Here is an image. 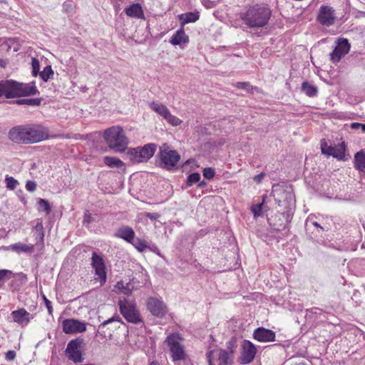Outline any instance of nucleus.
Masks as SVG:
<instances>
[{"mask_svg": "<svg viewBox=\"0 0 365 365\" xmlns=\"http://www.w3.org/2000/svg\"><path fill=\"white\" fill-rule=\"evenodd\" d=\"M208 365H232L233 351L215 349L206 353Z\"/></svg>", "mask_w": 365, "mask_h": 365, "instance_id": "obj_6", "label": "nucleus"}, {"mask_svg": "<svg viewBox=\"0 0 365 365\" xmlns=\"http://www.w3.org/2000/svg\"><path fill=\"white\" fill-rule=\"evenodd\" d=\"M149 107L171 125L178 126L182 123V120L177 116L172 115L169 109L164 104L153 101L149 103Z\"/></svg>", "mask_w": 365, "mask_h": 365, "instance_id": "obj_9", "label": "nucleus"}, {"mask_svg": "<svg viewBox=\"0 0 365 365\" xmlns=\"http://www.w3.org/2000/svg\"><path fill=\"white\" fill-rule=\"evenodd\" d=\"M90 219H91V215L88 212H86L85 214V216H84L83 222L84 223H89L90 222Z\"/></svg>", "mask_w": 365, "mask_h": 365, "instance_id": "obj_49", "label": "nucleus"}, {"mask_svg": "<svg viewBox=\"0 0 365 365\" xmlns=\"http://www.w3.org/2000/svg\"><path fill=\"white\" fill-rule=\"evenodd\" d=\"M180 160L179 154L168 148L160 150V160L164 168L171 169L176 166Z\"/></svg>", "mask_w": 365, "mask_h": 365, "instance_id": "obj_12", "label": "nucleus"}, {"mask_svg": "<svg viewBox=\"0 0 365 365\" xmlns=\"http://www.w3.org/2000/svg\"><path fill=\"white\" fill-rule=\"evenodd\" d=\"M203 176L207 179H212L215 176V170L211 168H206L203 170Z\"/></svg>", "mask_w": 365, "mask_h": 365, "instance_id": "obj_39", "label": "nucleus"}, {"mask_svg": "<svg viewBox=\"0 0 365 365\" xmlns=\"http://www.w3.org/2000/svg\"><path fill=\"white\" fill-rule=\"evenodd\" d=\"M38 211L44 212L46 215H48L51 212V206L47 200L41 198L38 199Z\"/></svg>", "mask_w": 365, "mask_h": 365, "instance_id": "obj_32", "label": "nucleus"}, {"mask_svg": "<svg viewBox=\"0 0 365 365\" xmlns=\"http://www.w3.org/2000/svg\"><path fill=\"white\" fill-rule=\"evenodd\" d=\"M66 354L67 357L73 361L75 363L82 361V356L78 344L74 341H70L66 349Z\"/></svg>", "mask_w": 365, "mask_h": 365, "instance_id": "obj_20", "label": "nucleus"}, {"mask_svg": "<svg viewBox=\"0 0 365 365\" xmlns=\"http://www.w3.org/2000/svg\"><path fill=\"white\" fill-rule=\"evenodd\" d=\"M147 307L150 313L157 317L162 318L168 312V308L161 299L157 297H150L147 301Z\"/></svg>", "mask_w": 365, "mask_h": 365, "instance_id": "obj_11", "label": "nucleus"}, {"mask_svg": "<svg viewBox=\"0 0 365 365\" xmlns=\"http://www.w3.org/2000/svg\"><path fill=\"white\" fill-rule=\"evenodd\" d=\"M26 189L29 192H34L36 189V183L34 181L29 180L26 184Z\"/></svg>", "mask_w": 365, "mask_h": 365, "instance_id": "obj_41", "label": "nucleus"}, {"mask_svg": "<svg viewBox=\"0 0 365 365\" xmlns=\"http://www.w3.org/2000/svg\"><path fill=\"white\" fill-rule=\"evenodd\" d=\"M188 41V36L185 34V31L181 28L173 34L170 42L174 46H181L183 43H187Z\"/></svg>", "mask_w": 365, "mask_h": 365, "instance_id": "obj_24", "label": "nucleus"}, {"mask_svg": "<svg viewBox=\"0 0 365 365\" xmlns=\"http://www.w3.org/2000/svg\"><path fill=\"white\" fill-rule=\"evenodd\" d=\"M264 176V174L261 173L259 175H255L254 180L257 182H260L263 179Z\"/></svg>", "mask_w": 365, "mask_h": 365, "instance_id": "obj_48", "label": "nucleus"}, {"mask_svg": "<svg viewBox=\"0 0 365 365\" xmlns=\"http://www.w3.org/2000/svg\"><path fill=\"white\" fill-rule=\"evenodd\" d=\"M91 260V265L95 271V280L99 282L101 285H103L106 283L107 278L104 260L96 252H93Z\"/></svg>", "mask_w": 365, "mask_h": 365, "instance_id": "obj_10", "label": "nucleus"}, {"mask_svg": "<svg viewBox=\"0 0 365 365\" xmlns=\"http://www.w3.org/2000/svg\"><path fill=\"white\" fill-rule=\"evenodd\" d=\"M32 74L34 76L39 75L40 63L38 59L33 58L31 61Z\"/></svg>", "mask_w": 365, "mask_h": 365, "instance_id": "obj_37", "label": "nucleus"}, {"mask_svg": "<svg viewBox=\"0 0 365 365\" xmlns=\"http://www.w3.org/2000/svg\"><path fill=\"white\" fill-rule=\"evenodd\" d=\"M11 315L14 322L21 327L27 326L29 322L33 319V315L24 308L13 311Z\"/></svg>", "mask_w": 365, "mask_h": 365, "instance_id": "obj_18", "label": "nucleus"}, {"mask_svg": "<svg viewBox=\"0 0 365 365\" xmlns=\"http://www.w3.org/2000/svg\"><path fill=\"white\" fill-rule=\"evenodd\" d=\"M276 200H277V201H278L279 202H281V200H278V199H277V198H276Z\"/></svg>", "mask_w": 365, "mask_h": 365, "instance_id": "obj_59", "label": "nucleus"}, {"mask_svg": "<svg viewBox=\"0 0 365 365\" xmlns=\"http://www.w3.org/2000/svg\"><path fill=\"white\" fill-rule=\"evenodd\" d=\"M277 190H274V196H276Z\"/></svg>", "mask_w": 365, "mask_h": 365, "instance_id": "obj_57", "label": "nucleus"}, {"mask_svg": "<svg viewBox=\"0 0 365 365\" xmlns=\"http://www.w3.org/2000/svg\"><path fill=\"white\" fill-rule=\"evenodd\" d=\"M253 337L260 342H271L275 340V333L270 329L259 327L255 330Z\"/></svg>", "mask_w": 365, "mask_h": 365, "instance_id": "obj_19", "label": "nucleus"}, {"mask_svg": "<svg viewBox=\"0 0 365 365\" xmlns=\"http://www.w3.org/2000/svg\"><path fill=\"white\" fill-rule=\"evenodd\" d=\"M171 359L173 361H185L187 358L185 346L183 344V338L178 333L169 334L165 340Z\"/></svg>", "mask_w": 365, "mask_h": 365, "instance_id": "obj_4", "label": "nucleus"}, {"mask_svg": "<svg viewBox=\"0 0 365 365\" xmlns=\"http://www.w3.org/2000/svg\"><path fill=\"white\" fill-rule=\"evenodd\" d=\"M237 88L248 90L250 88V84L245 82H239L237 84Z\"/></svg>", "mask_w": 365, "mask_h": 365, "instance_id": "obj_45", "label": "nucleus"}, {"mask_svg": "<svg viewBox=\"0 0 365 365\" xmlns=\"http://www.w3.org/2000/svg\"><path fill=\"white\" fill-rule=\"evenodd\" d=\"M36 229L38 230H42L43 229V225L41 223V222H38L36 226Z\"/></svg>", "mask_w": 365, "mask_h": 365, "instance_id": "obj_52", "label": "nucleus"}, {"mask_svg": "<svg viewBox=\"0 0 365 365\" xmlns=\"http://www.w3.org/2000/svg\"><path fill=\"white\" fill-rule=\"evenodd\" d=\"M364 124L359 123H353L351 124L350 127L352 129H359L361 128L362 130V126Z\"/></svg>", "mask_w": 365, "mask_h": 365, "instance_id": "obj_46", "label": "nucleus"}, {"mask_svg": "<svg viewBox=\"0 0 365 365\" xmlns=\"http://www.w3.org/2000/svg\"><path fill=\"white\" fill-rule=\"evenodd\" d=\"M302 89L309 97L316 96L317 93V87L308 82H304L302 83Z\"/></svg>", "mask_w": 365, "mask_h": 365, "instance_id": "obj_30", "label": "nucleus"}, {"mask_svg": "<svg viewBox=\"0 0 365 365\" xmlns=\"http://www.w3.org/2000/svg\"><path fill=\"white\" fill-rule=\"evenodd\" d=\"M241 348V363L246 364L252 362L257 353V349L255 344L248 340H244L242 342Z\"/></svg>", "mask_w": 365, "mask_h": 365, "instance_id": "obj_15", "label": "nucleus"}, {"mask_svg": "<svg viewBox=\"0 0 365 365\" xmlns=\"http://www.w3.org/2000/svg\"><path fill=\"white\" fill-rule=\"evenodd\" d=\"M313 225L317 227H320L321 229H322V227L317 222H314Z\"/></svg>", "mask_w": 365, "mask_h": 365, "instance_id": "obj_54", "label": "nucleus"}, {"mask_svg": "<svg viewBox=\"0 0 365 365\" xmlns=\"http://www.w3.org/2000/svg\"><path fill=\"white\" fill-rule=\"evenodd\" d=\"M204 5L207 8H212L215 6V2L210 1L209 0H204Z\"/></svg>", "mask_w": 365, "mask_h": 365, "instance_id": "obj_47", "label": "nucleus"}, {"mask_svg": "<svg viewBox=\"0 0 365 365\" xmlns=\"http://www.w3.org/2000/svg\"><path fill=\"white\" fill-rule=\"evenodd\" d=\"M114 322H116L118 323H123L120 317L118 316H116V317H113L108 319V320H106L105 322H103L102 323V326L105 327L106 325H107L110 323Z\"/></svg>", "mask_w": 365, "mask_h": 365, "instance_id": "obj_40", "label": "nucleus"}, {"mask_svg": "<svg viewBox=\"0 0 365 365\" xmlns=\"http://www.w3.org/2000/svg\"><path fill=\"white\" fill-rule=\"evenodd\" d=\"M11 95L12 98L26 96H34L38 93L35 83H18L15 81L10 80Z\"/></svg>", "mask_w": 365, "mask_h": 365, "instance_id": "obj_8", "label": "nucleus"}, {"mask_svg": "<svg viewBox=\"0 0 365 365\" xmlns=\"http://www.w3.org/2000/svg\"><path fill=\"white\" fill-rule=\"evenodd\" d=\"M206 185H207L206 182H205V181H199L197 187H200V188H202V187H205Z\"/></svg>", "mask_w": 365, "mask_h": 365, "instance_id": "obj_50", "label": "nucleus"}, {"mask_svg": "<svg viewBox=\"0 0 365 365\" xmlns=\"http://www.w3.org/2000/svg\"><path fill=\"white\" fill-rule=\"evenodd\" d=\"M154 144H147L142 148H129L127 155L133 163H143L151 158L155 152Z\"/></svg>", "mask_w": 365, "mask_h": 365, "instance_id": "obj_7", "label": "nucleus"}, {"mask_svg": "<svg viewBox=\"0 0 365 365\" xmlns=\"http://www.w3.org/2000/svg\"><path fill=\"white\" fill-rule=\"evenodd\" d=\"M355 168L362 173H365V153L357 152L354 155Z\"/></svg>", "mask_w": 365, "mask_h": 365, "instance_id": "obj_27", "label": "nucleus"}, {"mask_svg": "<svg viewBox=\"0 0 365 365\" xmlns=\"http://www.w3.org/2000/svg\"><path fill=\"white\" fill-rule=\"evenodd\" d=\"M362 131L365 133V124H364L362 126Z\"/></svg>", "mask_w": 365, "mask_h": 365, "instance_id": "obj_55", "label": "nucleus"}, {"mask_svg": "<svg viewBox=\"0 0 365 365\" xmlns=\"http://www.w3.org/2000/svg\"><path fill=\"white\" fill-rule=\"evenodd\" d=\"M200 180V175L198 173H193L187 177V184L191 186L192 184L198 182Z\"/></svg>", "mask_w": 365, "mask_h": 365, "instance_id": "obj_36", "label": "nucleus"}, {"mask_svg": "<svg viewBox=\"0 0 365 365\" xmlns=\"http://www.w3.org/2000/svg\"><path fill=\"white\" fill-rule=\"evenodd\" d=\"M125 12L127 16L132 18H144L143 11L142 9L141 6L139 4H133L130 5L129 7L125 8Z\"/></svg>", "mask_w": 365, "mask_h": 365, "instance_id": "obj_25", "label": "nucleus"}, {"mask_svg": "<svg viewBox=\"0 0 365 365\" xmlns=\"http://www.w3.org/2000/svg\"><path fill=\"white\" fill-rule=\"evenodd\" d=\"M6 250L14 251L18 254L21 252L31 253L34 252V246L33 245H27L22 242H17L9 245V247H7Z\"/></svg>", "mask_w": 365, "mask_h": 365, "instance_id": "obj_23", "label": "nucleus"}, {"mask_svg": "<svg viewBox=\"0 0 365 365\" xmlns=\"http://www.w3.org/2000/svg\"><path fill=\"white\" fill-rule=\"evenodd\" d=\"M48 132L39 125L19 126L9 131V138L16 143H34L47 139Z\"/></svg>", "mask_w": 365, "mask_h": 365, "instance_id": "obj_1", "label": "nucleus"}, {"mask_svg": "<svg viewBox=\"0 0 365 365\" xmlns=\"http://www.w3.org/2000/svg\"><path fill=\"white\" fill-rule=\"evenodd\" d=\"M118 305L121 314L127 322L133 324H139L143 322L134 301L128 300L124 297L120 298Z\"/></svg>", "mask_w": 365, "mask_h": 365, "instance_id": "obj_5", "label": "nucleus"}, {"mask_svg": "<svg viewBox=\"0 0 365 365\" xmlns=\"http://www.w3.org/2000/svg\"><path fill=\"white\" fill-rule=\"evenodd\" d=\"M322 153L327 155L333 156L335 158L342 160L345 155V144L344 142L335 145L334 146L328 145V144L323 141L321 143Z\"/></svg>", "mask_w": 365, "mask_h": 365, "instance_id": "obj_13", "label": "nucleus"}, {"mask_svg": "<svg viewBox=\"0 0 365 365\" xmlns=\"http://www.w3.org/2000/svg\"><path fill=\"white\" fill-rule=\"evenodd\" d=\"M135 279H133L128 282L120 280L116 283L114 287V291L118 294H123L125 295L131 294L133 289H136Z\"/></svg>", "mask_w": 365, "mask_h": 365, "instance_id": "obj_21", "label": "nucleus"}, {"mask_svg": "<svg viewBox=\"0 0 365 365\" xmlns=\"http://www.w3.org/2000/svg\"><path fill=\"white\" fill-rule=\"evenodd\" d=\"M145 216L151 220H155L160 217V215L157 212H146Z\"/></svg>", "mask_w": 365, "mask_h": 365, "instance_id": "obj_43", "label": "nucleus"}, {"mask_svg": "<svg viewBox=\"0 0 365 365\" xmlns=\"http://www.w3.org/2000/svg\"><path fill=\"white\" fill-rule=\"evenodd\" d=\"M41 240H43V232L41 233Z\"/></svg>", "mask_w": 365, "mask_h": 365, "instance_id": "obj_58", "label": "nucleus"}, {"mask_svg": "<svg viewBox=\"0 0 365 365\" xmlns=\"http://www.w3.org/2000/svg\"><path fill=\"white\" fill-rule=\"evenodd\" d=\"M200 15L198 12H188L182 14L178 16L180 21H181L182 26L189 23L195 22L199 19Z\"/></svg>", "mask_w": 365, "mask_h": 365, "instance_id": "obj_26", "label": "nucleus"}, {"mask_svg": "<svg viewBox=\"0 0 365 365\" xmlns=\"http://www.w3.org/2000/svg\"><path fill=\"white\" fill-rule=\"evenodd\" d=\"M271 16V11L265 6L255 5L248 9L240 16L244 23L250 28H260L264 26Z\"/></svg>", "mask_w": 365, "mask_h": 365, "instance_id": "obj_2", "label": "nucleus"}, {"mask_svg": "<svg viewBox=\"0 0 365 365\" xmlns=\"http://www.w3.org/2000/svg\"><path fill=\"white\" fill-rule=\"evenodd\" d=\"M62 328L63 332L68 334L83 333L86 330V324L77 319H68L63 321Z\"/></svg>", "mask_w": 365, "mask_h": 365, "instance_id": "obj_14", "label": "nucleus"}, {"mask_svg": "<svg viewBox=\"0 0 365 365\" xmlns=\"http://www.w3.org/2000/svg\"><path fill=\"white\" fill-rule=\"evenodd\" d=\"M16 358V352L13 350L8 351L6 353V359L9 361L14 360Z\"/></svg>", "mask_w": 365, "mask_h": 365, "instance_id": "obj_42", "label": "nucleus"}, {"mask_svg": "<svg viewBox=\"0 0 365 365\" xmlns=\"http://www.w3.org/2000/svg\"><path fill=\"white\" fill-rule=\"evenodd\" d=\"M6 187L11 190H14L16 188L18 181L15 180L13 177H7L6 178Z\"/></svg>", "mask_w": 365, "mask_h": 365, "instance_id": "obj_38", "label": "nucleus"}, {"mask_svg": "<svg viewBox=\"0 0 365 365\" xmlns=\"http://www.w3.org/2000/svg\"><path fill=\"white\" fill-rule=\"evenodd\" d=\"M10 80L0 81V98H11Z\"/></svg>", "mask_w": 365, "mask_h": 365, "instance_id": "obj_29", "label": "nucleus"}, {"mask_svg": "<svg viewBox=\"0 0 365 365\" xmlns=\"http://www.w3.org/2000/svg\"><path fill=\"white\" fill-rule=\"evenodd\" d=\"M43 299L48 313L51 314L53 312L51 302L45 296H43Z\"/></svg>", "mask_w": 365, "mask_h": 365, "instance_id": "obj_44", "label": "nucleus"}, {"mask_svg": "<svg viewBox=\"0 0 365 365\" xmlns=\"http://www.w3.org/2000/svg\"><path fill=\"white\" fill-rule=\"evenodd\" d=\"M18 104H27L31 106H39L41 103V100L38 98H31V99H21L18 100Z\"/></svg>", "mask_w": 365, "mask_h": 365, "instance_id": "obj_35", "label": "nucleus"}, {"mask_svg": "<svg viewBox=\"0 0 365 365\" xmlns=\"http://www.w3.org/2000/svg\"><path fill=\"white\" fill-rule=\"evenodd\" d=\"M286 199H289L290 201L293 199V194L292 192H288L286 194Z\"/></svg>", "mask_w": 365, "mask_h": 365, "instance_id": "obj_51", "label": "nucleus"}, {"mask_svg": "<svg viewBox=\"0 0 365 365\" xmlns=\"http://www.w3.org/2000/svg\"><path fill=\"white\" fill-rule=\"evenodd\" d=\"M336 19L334 10L329 6H322L319 10L317 19L319 22L327 26L334 24Z\"/></svg>", "mask_w": 365, "mask_h": 365, "instance_id": "obj_16", "label": "nucleus"}, {"mask_svg": "<svg viewBox=\"0 0 365 365\" xmlns=\"http://www.w3.org/2000/svg\"><path fill=\"white\" fill-rule=\"evenodd\" d=\"M130 243L135 247V249L141 252L148 247L147 242L144 240L139 238L135 240H133Z\"/></svg>", "mask_w": 365, "mask_h": 365, "instance_id": "obj_33", "label": "nucleus"}, {"mask_svg": "<svg viewBox=\"0 0 365 365\" xmlns=\"http://www.w3.org/2000/svg\"><path fill=\"white\" fill-rule=\"evenodd\" d=\"M39 76L43 81H48L53 76V71L51 66H46L43 70L39 73Z\"/></svg>", "mask_w": 365, "mask_h": 365, "instance_id": "obj_31", "label": "nucleus"}, {"mask_svg": "<svg viewBox=\"0 0 365 365\" xmlns=\"http://www.w3.org/2000/svg\"><path fill=\"white\" fill-rule=\"evenodd\" d=\"M115 236L130 243L134 240L135 232L130 227L123 226L118 229L115 232Z\"/></svg>", "mask_w": 365, "mask_h": 365, "instance_id": "obj_22", "label": "nucleus"}, {"mask_svg": "<svg viewBox=\"0 0 365 365\" xmlns=\"http://www.w3.org/2000/svg\"><path fill=\"white\" fill-rule=\"evenodd\" d=\"M150 365H159L158 364L155 363V362H151L150 364Z\"/></svg>", "mask_w": 365, "mask_h": 365, "instance_id": "obj_56", "label": "nucleus"}, {"mask_svg": "<svg viewBox=\"0 0 365 365\" xmlns=\"http://www.w3.org/2000/svg\"><path fill=\"white\" fill-rule=\"evenodd\" d=\"M104 138L109 148L115 152H124L128 144L123 128L120 126H113L104 131Z\"/></svg>", "mask_w": 365, "mask_h": 365, "instance_id": "obj_3", "label": "nucleus"}, {"mask_svg": "<svg viewBox=\"0 0 365 365\" xmlns=\"http://www.w3.org/2000/svg\"><path fill=\"white\" fill-rule=\"evenodd\" d=\"M350 50V45L345 38H340L337 42L333 52L330 54L331 61L334 63L339 62Z\"/></svg>", "mask_w": 365, "mask_h": 365, "instance_id": "obj_17", "label": "nucleus"}, {"mask_svg": "<svg viewBox=\"0 0 365 365\" xmlns=\"http://www.w3.org/2000/svg\"><path fill=\"white\" fill-rule=\"evenodd\" d=\"M6 66V61L2 59V58H0V67H5Z\"/></svg>", "mask_w": 365, "mask_h": 365, "instance_id": "obj_53", "label": "nucleus"}, {"mask_svg": "<svg viewBox=\"0 0 365 365\" xmlns=\"http://www.w3.org/2000/svg\"><path fill=\"white\" fill-rule=\"evenodd\" d=\"M104 163L110 168H117L119 169H124L125 168L123 162L115 157L106 156L104 158Z\"/></svg>", "mask_w": 365, "mask_h": 365, "instance_id": "obj_28", "label": "nucleus"}, {"mask_svg": "<svg viewBox=\"0 0 365 365\" xmlns=\"http://www.w3.org/2000/svg\"><path fill=\"white\" fill-rule=\"evenodd\" d=\"M263 203H264V200L262 201V203L252 205L251 210H252V212L253 213L254 217L255 219L262 215Z\"/></svg>", "mask_w": 365, "mask_h": 365, "instance_id": "obj_34", "label": "nucleus"}]
</instances>
